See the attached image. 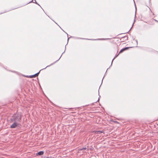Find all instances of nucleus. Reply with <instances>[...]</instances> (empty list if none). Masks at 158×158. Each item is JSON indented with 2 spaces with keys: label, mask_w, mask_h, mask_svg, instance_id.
<instances>
[{
  "label": "nucleus",
  "mask_w": 158,
  "mask_h": 158,
  "mask_svg": "<svg viewBox=\"0 0 158 158\" xmlns=\"http://www.w3.org/2000/svg\"><path fill=\"white\" fill-rule=\"evenodd\" d=\"M135 41H136V43L138 44V41H137V40H136Z\"/></svg>",
  "instance_id": "obj_16"
},
{
  "label": "nucleus",
  "mask_w": 158,
  "mask_h": 158,
  "mask_svg": "<svg viewBox=\"0 0 158 158\" xmlns=\"http://www.w3.org/2000/svg\"><path fill=\"white\" fill-rule=\"evenodd\" d=\"M50 65H48V66H47L46 68H44V69H45L47 67H49V66Z\"/></svg>",
  "instance_id": "obj_14"
},
{
  "label": "nucleus",
  "mask_w": 158,
  "mask_h": 158,
  "mask_svg": "<svg viewBox=\"0 0 158 158\" xmlns=\"http://www.w3.org/2000/svg\"><path fill=\"white\" fill-rule=\"evenodd\" d=\"M44 152L43 151H40L36 153V156H41L44 154Z\"/></svg>",
  "instance_id": "obj_4"
},
{
  "label": "nucleus",
  "mask_w": 158,
  "mask_h": 158,
  "mask_svg": "<svg viewBox=\"0 0 158 158\" xmlns=\"http://www.w3.org/2000/svg\"><path fill=\"white\" fill-rule=\"evenodd\" d=\"M11 122H14L19 123L21 120L20 115L18 114H14L10 119Z\"/></svg>",
  "instance_id": "obj_1"
},
{
  "label": "nucleus",
  "mask_w": 158,
  "mask_h": 158,
  "mask_svg": "<svg viewBox=\"0 0 158 158\" xmlns=\"http://www.w3.org/2000/svg\"><path fill=\"white\" fill-rule=\"evenodd\" d=\"M32 2H33L34 3H35L37 4L38 5L40 6V5L38 3H37V2H36V1L35 0H32L31 1H30V3H31Z\"/></svg>",
  "instance_id": "obj_8"
},
{
  "label": "nucleus",
  "mask_w": 158,
  "mask_h": 158,
  "mask_svg": "<svg viewBox=\"0 0 158 158\" xmlns=\"http://www.w3.org/2000/svg\"><path fill=\"white\" fill-rule=\"evenodd\" d=\"M64 52H63L62 53V55H61V56H60V58H59V59L57 60L55 62H56V61H57L58 60H59L60 59V57H61V56H62V54Z\"/></svg>",
  "instance_id": "obj_11"
},
{
  "label": "nucleus",
  "mask_w": 158,
  "mask_h": 158,
  "mask_svg": "<svg viewBox=\"0 0 158 158\" xmlns=\"http://www.w3.org/2000/svg\"><path fill=\"white\" fill-rule=\"evenodd\" d=\"M103 80V79H102V82Z\"/></svg>",
  "instance_id": "obj_19"
},
{
  "label": "nucleus",
  "mask_w": 158,
  "mask_h": 158,
  "mask_svg": "<svg viewBox=\"0 0 158 158\" xmlns=\"http://www.w3.org/2000/svg\"><path fill=\"white\" fill-rule=\"evenodd\" d=\"M53 64H51L50 65H52Z\"/></svg>",
  "instance_id": "obj_18"
},
{
  "label": "nucleus",
  "mask_w": 158,
  "mask_h": 158,
  "mask_svg": "<svg viewBox=\"0 0 158 158\" xmlns=\"http://www.w3.org/2000/svg\"><path fill=\"white\" fill-rule=\"evenodd\" d=\"M119 53H118V55H116L115 56H114V58L113 59V60H112V62H111V65H110L111 66L112 65V63H113V60H114V59L115 58H116V57H117L118 56V55H119Z\"/></svg>",
  "instance_id": "obj_6"
},
{
  "label": "nucleus",
  "mask_w": 158,
  "mask_h": 158,
  "mask_svg": "<svg viewBox=\"0 0 158 158\" xmlns=\"http://www.w3.org/2000/svg\"><path fill=\"white\" fill-rule=\"evenodd\" d=\"M66 33V34H67V36H68V41H69V37H68V34H67V33Z\"/></svg>",
  "instance_id": "obj_12"
},
{
  "label": "nucleus",
  "mask_w": 158,
  "mask_h": 158,
  "mask_svg": "<svg viewBox=\"0 0 158 158\" xmlns=\"http://www.w3.org/2000/svg\"><path fill=\"white\" fill-rule=\"evenodd\" d=\"M102 133H103V131H95V133L96 134H100Z\"/></svg>",
  "instance_id": "obj_5"
},
{
  "label": "nucleus",
  "mask_w": 158,
  "mask_h": 158,
  "mask_svg": "<svg viewBox=\"0 0 158 158\" xmlns=\"http://www.w3.org/2000/svg\"><path fill=\"white\" fill-rule=\"evenodd\" d=\"M129 48V47H125V48H123L125 50H126L128 49Z\"/></svg>",
  "instance_id": "obj_10"
},
{
  "label": "nucleus",
  "mask_w": 158,
  "mask_h": 158,
  "mask_svg": "<svg viewBox=\"0 0 158 158\" xmlns=\"http://www.w3.org/2000/svg\"><path fill=\"white\" fill-rule=\"evenodd\" d=\"M134 3H135V9H136V5H135V1H134Z\"/></svg>",
  "instance_id": "obj_15"
},
{
  "label": "nucleus",
  "mask_w": 158,
  "mask_h": 158,
  "mask_svg": "<svg viewBox=\"0 0 158 158\" xmlns=\"http://www.w3.org/2000/svg\"><path fill=\"white\" fill-rule=\"evenodd\" d=\"M125 51V50L123 48V49H121L120 51H119V54L122 52H123L124 51Z\"/></svg>",
  "instance_id": "obj_9"
},
{
  "label": "nucleus",
  "mask_w": 158,
  "mask_h": 158,
  "mask_svg": "<svg viewBox=\"0 0 158 158\" xmlns=\"http://www.w3.org/2000/svg\"><path fill=\"white\" fill-rule=\"evenodd\" d=\"M86 40H89V39H86Z\"/></svg>",
  "instance_id": "obj_20"
},
{
  "label": "nucleus",
  "mask_w": 158,
  "mask_h": 158,
  "mask_svg": "<svg viewBox=\"0 0 158 158\" xmlns=\"http://www.w3.org/2000/svg\"><path fill=\"white\" fill-rule=\"evenodd\" d=\"M40 71H41V70H40L39 71V72H38V73H37L34 74H33V75H30V78H33V77H37Z\"/></svg>",
  "instance_id": "obj_3"
},
{
  "label": "nucleus",
  "mask_w": 158,
  "mask_h": 158,
  "mask_svg": "<svg viewBox=\"0 0 158 158\" xmlns=\"http://www.w3.org/2000/svg\"><path fill=\"white\" fill-rule=\"evenodd\" d=\"M86 149H87V148H86L85 147V148H79L78 150L79 151H81V150H85Z\"/></svg>",
  "instance_id": "obj_7"
},
{
  "label": "nucleus",
  "mask_w": 158,
  "mask_h": 158,
  "mask_svg": "<svg viewBox=\"0 0 158 158\" xmlns=\"http://www.w3.org/2000/svg\"><path fill=\"white\" fill-rule=\"evenodd\" d=\"M19 123L14 122L11 125L10 128H15L19 125Z\"/></svg>",
  "instance_id": "obj_2"
},
{
  "label": "nucleus",
  "mask_w": 158,
  "mask_h": 158,
  "mask_svg": "<svg viewBox=\"0 0 158 158\" xmlns=\"http://www.w3.org/2000/svg\"><path fill=\"white\" fill-rule=\"evenodd\" d=\"M99 98L98 99V101H98L99 100Z\"/></svg>",
  "instance_id": "obj_17"
},
{
  "label": "nucleus",
  "mask_w": 158,
  "mask_h": 158,
  "mask_svg": "<svg viewBox=\"0 0 158 158\" xmlns=\"http://www.w3.org/2000/svg\"><path fill=\"white\" fill-rule=\"evenodd\" d=\"M25 77H30V76H25Z\"/></svg>",
  "instance_id": "obj_13"
}]
</instances>
